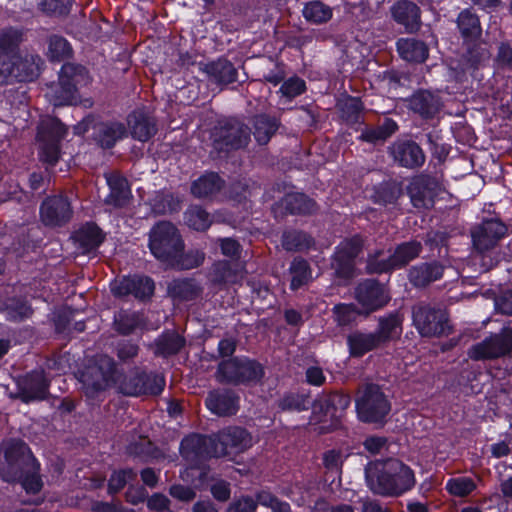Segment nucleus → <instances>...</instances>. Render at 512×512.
<instances>
[{"instance_id": "nucleus-1", "label": "nucleus", "mask_w": 512, "mask_h": 512, "mask_svg": "<svg viewBox=\"0 0 512 512\" xmlns=\"http://www.w3.org/2000/svg\"><path fill=\"white\" fill-rule=\"evenodd\" d=\"M365 473L369 489L382 496H399L415 485L412 469L397 459L371 462Z\"/></svg>"}, {"instance_id": "nucleus-2", "label": "nucleus", "mask_w": 512, "mask_h": 512, "mask_svg": "<svg viewBox=\"0 0 512 512\" xmlns=\"http://www.w3.org/2000/svg\"><path fill=\"white\" fill-rule=\"evenodd\" d=\"M151 253L163 263L171 265L178 254L183 251L184 244L177 228L170 222H159L149 233Z\"/></svg>"}, {"instance_id": "nucleus-3", "label": "nucleus", "mask_w": 512, "mask_h": 512, "mask_svg": "<svg viewBox=\"0 0 512 512\" xmlns=\"http://www.w3.org/2000/svg\"><path fill=\"white\" fill-rule=\"evenodd\" d=\"M41 59L38 55L21 50L11 56L8 61L0 63V84H7L12 79L32 81L39 74Z\"/></svg>"}, {"instance_id": "nucleus-4", "label": "nucleus", "mask_w": 512, "mask_h": 512, "mask_svg": "<svg viewBox=\"0 0 512 512\" xmlns=\"http://www.w3.org/2000/svg\"><path fill=\"white\" fill-rule=\"evenodd\" d=\"M116 375L113 359L107 355H100L82 372L81 382L86 394L92 397L95 393L114 386Z\"/></svg>"}, {"instance_id": "nucleus-5", "label": "nucleus", "mask_w": 512, "mask_h": 512, "mask_svg": "<svg viewBox=\"0 0 512 512\" xmlns=\"http://www.w3.org/2000/svg\"><path fill=\"white\" fill-rule=\"evenodd\" d=\"M356 409L361 421L381 422L390 411V404L379 386L370 384L359 391Z\"/></svg>"}, {"instance_id": "nucleus-6", "label": "nucleus", "mask_w": 512, "mask_h": 512, "mask_svg": "<svg viewBox=\"0 0 512 512\" xmlns=\"http://www.w3.org/2000/svg\"><path fill=\"white\" fill-rule=\"evenodd\" d=\"M249 140L250 131L248 127L236 119L221 122L212 134L213 148L218 153L243 148Z\"/></svg>"}, {"instance_id": "nucleus-7", "label": "nucleus", "mask_w": 512, "mask_h": 512, "mask_svg": "<svg viewBox=\"0 0 512 512\" xmlns=\"http://www.w3.org/2000/svg\"><path fill=\"white\" fill-rule=\"evenodd\" d=\"M214 457L239 454L252 446V436L243 428L229 427L211 437Z\"/></svg>"}, {"instance_id": "nucleus-8", "label": "nucleus", "mask_w": 512, "mask_h": 512, "mask_svg": "<svg viewBox=\"0 0 512 512\" xmlns=\"http://www.w3.org/2000/svg\"><path fill=\"white\" fill-rule=\"evenodd\" d=\"M512 352V329L503 328L479 343L471 346L468 356L475 361L493 360L505 357Z\"/></svg>"}, {"instance_id": "nucleus-9", "label": "nucleus", "mask_w": 512, "mask_h": 512, "mask_svg": "<svg viewBox=\"0 0 512 512\" xmlns=\"http://www.w3.org/2000/svg\"><path fill=\"white\" fill-rule=\"evenodd\" d=\"M262 366L249 359L233 358L219 364L217 379L227 383H245L259 380L263 376Z\"/></svg>"}, {"instance_id": "nucleus-10", "label": "nucleus", "mask_w": 512, "mask_h": 512, "mask_svg": "<svg viewBox=\"0 0 512 512\" xmlns=\"http://www.w3.org/2000/svg\"><path fill=\"white\" fill-rule=\"evenodd\" d=\"M114 386L128 396L158 395L164 389L165 380L159 374L133 373L123 378L117 373Z\"/></svg>"}, {"instance_id": "nucleus-11", "label": "nucleus", "mask_w": 512, "mask_h": 512, "mask_svg": "<svg viewBox=\"0 0 512 512\" xmlns=\"http://www.w3.org/2000/svg\"><path fill=\"white\" fill-rule=\"evenodd\" d=\"M422 246L420 242L411 241L400 244L388 258L378 260L381 251L371 255L368 259L367 269L370 273H383L392 269L401 268L419 256Z\"/></svg>"}, {"instance_id": "nucleus-12", "label": "nucleus", "mask_w": 512, "mask_h": 512, "mask_svg": "<svg viewBox=\"0 0 512 512\" xmlns=\"http://www.w3.org/2000/svg\"><path fill=\"white\" fill-rule=\"evenodd\" d=\"M66 129L57 119H47L42 121L38 140L40 143V159L50 165L56 164L59 159V142L65 136Z\"/></svg>"}, {"instance_id": "nucleus-13", "label": "nucleus", "mask_w": 512, "mask_h": 512, "mask_svg": "<svg viewBox=\"0 0 512 512\" xmlns=\"http://www.w3.org/2000/svg\"><path fill=\"white\" fill-rule=\"evenodd\" d=\"M82 66L67 63L61 68L59 83L51 87L48 96L54 106L72 104L75 100L77 77L84 73Z\"/></svg>"}, {"instance_id": "nucleus-14", "label": "nucleus", "mask_w": 512, "mask_h": 512, "mask_svg": "<svg viewBox=\"0 0 512 512\" xmlns=\"http://www.w3.org/2000/svg\"><path fill=\"white\" fill-rule=\"evenodd\" d=\"M92 129L94 140L103 148H111L117 141L126 136V128L120 122H95L93 118L84 119L76 126L77 133H85Z\"/></svg>"}, {"instance_id": "nucleus-15", "label": "nucleus", "mask_w": 512, "mask_h": 512, "mask_svg": "<svg viewBox=\"0 0 512 512\" xmlns=\"http://www.w3.org/2000/svg\"><path fill=\"white\" fill-rule=\"evenodd\" d=\"M210 440L211 437L207 438L201 435H190L182 440L180 452L190 466L182 474L183 480L189 481L193 477V474L190 475V471H194L196 466L207 457L213 456Z\"/></svg>"}, {"instance_id": "nucleus-16", "label": "nucleus", "mask_w": 512, "mask_h": 512, "mask_svg": "<svg viewBox=\"0 0 512 512\" xmlns=\"http://www.w3.org/2000/svg\"><path fill=\"white\" fill-rule=\"evenodd\" d=\"M413 321L422 336H440L449 330L447 315L442 309L419 306L413 311Z\"/></svg>"}, {"instance_id": "nucleus-17", "label": "nucleus", "mask_w": 512, "mask_h": 512, "mask_svg": "<svg viewBox=\"0 0 512 512\" xmlns=\"http://www.w3.org/2000/svg\"><path fill=\"white\" fill-rule=\"evenodd\" d=\"M355 298L365 314L382 308L390 300L386 288L374 280L360 283L356 288Z\"/></svg>"}, {"instance_id": "nucleus-18", "label": "nucleus", "mask_w": 512, "mask_h": 512, "mask_svg": "<svg viewBox=\"0 0 512 512\" xmlns=\"http://www.w3.org/2000/svg\"><path fill=\"white\" fill-rule=\"evenodd\" d=\"M506 230V226L498 220L492 219L482 222L471 232L474 248L479 253L494 248L506 234Z\"/></svg>"}, {"instance_id": "nucleus-19", "label": "nucleus", "mask_w": 512, "mask_h": 512, "mask_svg": "<svg viewBox=\"0 0 512 512\" xmlns=\"http://www.w3.org/2000/svg\"><path fill=\"white\" fill-rule=\"evenodd\" d=\"M389 153L394 162L405 168L420 167L425 161L422 149L413 141H396L389 147Z\"/></svg>"}, {"instance_id": "nucleus-20", "label": "nucleus", "mask_w": 512, "mask_h": 512, "mask_svg": "<svg viewBox=\"0 0 512 512\" xmlns=\"http://www.w3.org/2000/svg\"><path fill=\"white\" fill-rule=\"evenodd\" d=\"M362 248V240L354 236L342 241L334 255V267L336 272L343 277H351L353 267L351 261L359 254Z\"/></svg>"}, {"instance_id": "nucleus-21", "label": "nucleus", "mask_w": 512, "mask_h": 512, "mask_svg": "<svg viewBox=\"0 0 512 512\" xmlns=\"http://www.w3.org/2000/svg\"><path fill=\"white\" fill-rule=\"evenodd\" d=\"M40 213L45 225L60 226L71 218L72 210L65 197L55 196L43 202Z\"/></svg>"}, {"instance_id": "nucleus-22", "label": "nucleus", "mask_w": 512, "mask_h": 512, "mask_svg": "<svg viewBox=\"0 0 512 512\" xmlns=\"http://www.w3.org/2000/svg\"><path fill=\"white\" fill-rule=\"evenodd\" d=\"M198 68L202 71L208 82L222 88L237 79V70L231 62L226 59H218L209 63H199Z\"/></svg>"}, {"instance_id": "nucleus-23", "label": "nucleus", "mask_w": 512, "mask_h": 512, "mask_svg": "<svg viewBox=\"0 0 512 512\" xmlns=\"http://www.w3.org/2000/svg\"><path fill=\"white\" fill-rule=\"evenodd\" d=\"M111 291L116 296L134 295L136 298L149 297L154 292V282L144 276L125 277L115 281Z\"/></svg>"}, {"instance_id": "nucleus-24", "label": "nucleus", "mask_w": 512, "mask_h": 512, "mask_svg": "<svg viewBox=\"0 0 512 512\" xmlns=\"http://www.w3.org/2000/svg\"><path fill=\"white\" fill-rule=\"evenodd\" d=\"M436 187V181L428 176L421 175L414 178L408 187L413 206L426 209L432 207Z\"/></svg>"}, {"instance_id": "nucleus-25", "label": "nucleus", "mask_w": 512, "mask_h": 512, "mask_svg": "<svg viewBox=\"0 0 512 512\" xmlns=\"http://www.w3.org/2000/svg\"><path fill=\"white\" fill-rule=\"evenodd\" d=\"M392 18L404 26L407 32H416L421 25L419 7L408 0L396 2L391 8Z\"/></svg>"}, {"instance_id": "nucleus-26", "label": "nucleus", "mask_w": 512, "mask_h": 512, "mask_svg": "<svg viewBox=\"0 0 512 512\" xmlns=\"http://www.w3.org/2000/svg\"><path fill=\"white\" fill-rule=\"evenodd\" d=\"M127 122L132 137L138 141L149 140L157 131L154 118L140 110L132 112Z\"/></svg>"}, {"instance_id": "nucleus-27", "label": "nucleus", "mask_w": 512, "mask_h": 512, "mask_svg": "<svg viewBox=\"0 0 512 512\" xmlns=\"http://www.w3.org/2000/svg\"><path fill=\"white\" fill-rule=\"evenodd\" d=\"M206 406L218 416L233 415L238 410V398L230 391H214L206 398Z\"/></svg>"}, {"instance_id": "nucleus-28", "label": "nucleus", "mask_w": 512, "mask_h": 512, "mask_svg": "<svg viewBox=\"0 0 512 512\" xmlns=\"http://www.w3.org/2000/svg\"><path fill=\"white\" fill-rule=\"evenodd\" d=\"M402 333V319L397 314L380 317L378 328L373 332L380 346L400 337Z\"/></svg>"}, {"instance_id": "nucleus-29", "label": "nucleus", "mask_w": 512, "mask_h": 512, "mask_svg": "<svg viewBox=\"0 0 512 512\" xmlns=\"http://www.w3.org/2000/svg\"><path fill=\"white\" fill-rule=\"evenodd\" d=\"M168 294L174 301H191L202 293L201 286L194 279H175L168 284Z\"/></svg>"}, {"instance_id": "nucleus-30", "label": "nucleus", "mask_w": 512, "mask_h": 512, "mask_svg": "<svg viewBox=\"0 0 512 512\" xmlns=\"http://www.w3.org/2000/svg\"><path fill=\"white\" fill-rule=\"evenodd\" d=\"M106 181L110 188L106 202L115 207L124 206L131 196L127 180L117 173H110L106 176Z\"/></svg>"}, {"instance_id": "nucleus-31", "label": "nucleus", "mask_w": 512, "mask_h": 512, "mask_svg": "<svg viewBox=\"0 0 512 512\" xmlns=\"http://www.w3.org/2000/svg\"><path fill=\"white\" fill-rule=\"evenodd\" d=\"M210 277L215 284H233L243 278V267L239 264L220 261L213 265Z\"/></svg>"}, {"instance_id": "nucleus-32", "label": "nucleus", "mask_w": 512, "mask_h": 512, "mask_svg": "<svg viewBox=\"0 0 512 512\" xmlns=\"http://www.w3.org/2000/svg\"><path fill=\"white\" fill-rule=\"evenodd\" d=\"M75 244L81 253H89L101 244L103 240L100 229L94 224H86L75 232Z\"/></svg>"}, {"instance_id": "nucleus-33", "label": "nucleus", "mask_w": 512, "mask_h": 512, "mask_svg": "<svg viewBox=\"0 0 512 512\" xmlns=\"http://www.w3.org/2000/svg\"><path fill=\"white\" fill-rule=\"evenodd\" d=\"M441 103L437 96L428 91L414 94L410 100L411 109L423 117H433L440 109Z\"/></svg>"}, {"instance_id": "nucleus-34", "label": "nucleus", "mask_w": 512, "mask_h": 512, "mask_svg": "<svg viewBox=\"0 0 512 512\" xmlns=\"http://www.w3.org/2000/svg\"><path fill=\"white\" fill-rule=\"evenodd\" d=\"M350 354L354 357H361L364 354L380 348V344L373 332L365 333L356 331L348 336Z\"/></svg>"}, {"instance_id": "nucleus-35", "label": "nucleus", "mask_w": 512, "mask_h": 512, "mask_svg": "<svg viewBox=\"0 0 512 512\" xmlns=\"http://www.w3.org/2000/svg\"><path fill=\"white\" fill-rule=\"evenodd\" d=\"M400 56L410 62H423L428 57V47L416 39H400L397 41Z\"/></svg>"}, {"instance_id": "nucleus-36", "label": "nucleus", "mask_w": 512, "mask_h": 512, "mask_svg": "<svg viewBox=\"0 0 512 512\" xmlns=\"http://www.w3.org/2000/svg\"><path fill=\"white\" fill-rule=\"evenodd\" d=\"M443 274L438 264H421L410 269L409 279L414 286L423 287L439 279Z\"/></svg>"}, {"instance_id": "nucleus-37", "label": "nucleus", "mask_w": 512, "mask_h": 512, "mask_svg": "<svg viewBox=\"0 0 512 512\" xmlns=\"http://www.w3.org/2000/svg\"><path fill=\"white\" fill-rule=\"evenodd\" d=\"M47 381L43 372H33L24 381L22 395L25 401L43 399L47 393Z\"/></svg>"}, {"instance_id": "nucleus-38", "label": "nucleus", "mask_w": 512, "mask_h": 512, "mask_svg": "<svg viewBox=\"0 0 512 512\" xmlns=\"http://www.w3.org/2000/svg\"><path fill=\"white\" fill-rule=\"evenodd\" d=\"M223 181L216 173H207L191 185V193L197 198L211 196L221 190Z\"/></svg>"}, {"instance_id": "nucleus-39", "label": "nucleus", "mask_w": 512, "mask_h": 512, "mask_svg": "<svg viewBox=\"0 0 512 512\" xmlns=\"http://www.w3.org/2000/svg\"><path fill=\"white\" fill-rule=\"evenodd\" d=\"M22 41L23 34L18 29L8 28L0 31V63L15 55Z\"/></svg>"}, {"instance_id": "nucleus-40", "label": "nucleus", "mask_w": 512, "mask_h": 512, "mask_svg": "<svg viewBox=\"0 0 512 512\" xmlns=\"http://www.w3.org/2000/svg\"><path fill=\"white\" fill-rule=\"evenodd\" d=\"M457 25L461 35L466 40H475L481 35L482 29L479 18L469 9H465L459 14Z\"/></svg>"}, {"instance_id": "nucleus-41", "label": "nucleus", "mask_w": 512, "mask_h": 512, "mask_svg": "<svg viewBox=\"0 0 512 512\" xmlns=\"http://www.w3.org/2000/svg\"><path fill=\"white\" fill-rule=\"evenodd\" d=\"M282 206L290 213L306 214L315 210V202L302 193L287 194L281 201Z\"/></svg>"}, {"instance_id": "nucleus-42", "label": "nucleus", "mask_w": 512, "mask_h": 512, "mask_svg": "<svg viewBox=\"0 0 512 512\" xmlns=\"http://www.w3.org/2000/svg\"><path fill=\"white\" fill-rule=\"evenodd\" d=\"M184 345V339L175 332H167L161 335L155 343V354L169 356L176 354Z\"/></svg>"}, {"instance_id": "nucleus-43", "label": "nucleus", "mask_w": 512, "mask_h": 512, "mask_svg": "<svg viewBox=\"0 0 512 512\" xmlns=\"http://www.w3.org/2000/svg\"><path fill=\"white\" fill-rule=\"evenodd\" d=\"M277 129L278 122L275 118L259 115L254 119V137L261 145L267 144Z\"/></svg>"}, {"instance_id": "nucleus-44", "label": "nucleus", "mask_w": 512, "mask_h": 512, "mask_svg": "<svg viewBox=\"0 0 512 512\" xmlns=\"http://www.w3.org/2000/svg\"><path fill=\"white\" fill-rule=\"evenodd\" d=\"M398 126L396 122L391 119H386L381 125L376 127L366 128L362 133L360 138L363 141L376 143L379 141H385L392 134H394L397 130Z\"/></svg>"}, {"instance_id": "nucleus-45", "label": "nucleus", "mask_w": 512, "mask_h": 512, "mask_svg": "<svg viewBox=\"0 0 512 512\" xmlns=\"http://www.w3.org/2000/svg\"><path fill=\"white\" fill-rule=\"evenodd\" d=\"M0 310L10 320L17 321L28 317L31 313L30 307L22 300L9 298L1 302Z\"/></svg>"}, {"instance_id": "nucleus-46", "label": "nucleus", "mask_w": 512, "mask_h": 512, "mask_svg": "<svg viewBox=\"0 0 512 512\" xmlns=\"http://www.w3.org/2000/svg\"><path fill=\"white\" fill-rule=\"evenodd\" d=\"M303 15L308 21L320 24L331 19L332 10L322 2L313 1L304 7Z\"/></svg>"}, {"instance_id": "nucleus-47", "label": "nucleus", "mask_w": 512, "mask_h": 512, "mask_svg": "<svg viewBox=\"0 0 512 512\" xmlns=\"http://www.w3.org/2000/svg\"><path fill=\"white\" fill-rule=\"evenodd\" d=\"M185 219L187 225L197 231L208 229L212 223L209 214L199 206L190 207L185 213Z\"/></svg>"}, {"instance_id": "nucleus-48", "label": "nucleus", "mask_w": 512, "mask_h": 512, "mask_svg": "<svg viewBox=\"0 0 512 512\" xmlns=\"http://www.w3.org/2000/svg\"><path fill=\"white\" fill-rule=\"evenodd\" d=\"M313 244V240L301 231H290L283 234L282 245L288 251L304 250Z\"/></svg>"}, {"instance_id": "nucleus-49", "label": "nucleus", "mask_w": 512, "mask_h": 512, "mask_svg": "<svg viewBox=\"0 0 512 512\" xmlns=\"http://www.w3.org/2000/svg\"><path fill=\"white\" fill-rule=\"evenodd\" d=\"M292 274L291 288L296 290L311 279V272L308 263L303 259H295L290 267Z\"/></svg>"}, {"instance_id": "nucleus-50", "label": "nucleus", "mask_w": 512, "mask_h": 512, "mask_svg": "<svg viewBox=\"0 0 512 512\" xmlns=\"http://www.w3.org/2000/svg\"><path fill=\"white\" fill-rule=\"evenodd\" d=\"M72 49L67 40L61 36L53 35L48 40V56L51 60H63L70 57Z\"/></svg>"}, {"instance_id": "nucleus-51", "label": "nucleus", "mask_w": 512, "mask_h": 512, "mask_svg": "<svg viewBox=\"0 0 512 512\" xmlns=\"http://www.w3.org/2000/svg\"><path fill=\"white\" fill-rule=\"evenodd\" d=\"M205 259V253L198 249H193L187 253L178 254L175 262H172L170 266L177 267L179 269H192L200 266Z\"/></svg>"}, {"instance_id": "nucleus-52", "label": "nucleus", "mask_w": 512, "mask_h": 512, "mask_svg": "<svg viewBox=\"0 0 512 512\" xmlns=\"http://www.w3.org/2000/svg\"><path fill=\"white\" fill-rule=\"evenodd\" d=\"M311 405V400L303 394H289L284 396L279 403L282 410L286 411H303L307 410Z\"/></svg>"}, {"instance_id": "nucleus-53", "label": "nucleus", "mask_w": 512, "mask_h": 512, "mask_svg": "<svg viewBox=\"0 0 512 512\" xmlns=\"http://www.w3.org/2000/svg\"><path fill=\"white\" fill-rule=\"evenodd\" d=\"M476 485L472 479L459 477L448 481L446 488L454 496L464 497L470 494Z\"/></svg>"}, {"instance_id": "nucleus-54", "label": "nucleus", "mask_w": 512, "mask_h": 512, "mask_svg": "<svg viewBox=\"0 0 512 512\" xmlns=\"http://www.w3.org/2000/svg\"><path fill=\"white\" fill-rule=\"evenodd\" d=\"M139 324V316L135 313H119L115 317L116 330L122 334H129Z\"/></svg>"}, {"instance_id": "nucleus-55", "label": "nucleus", "mask_w": 512, "mask_h": 512, "mask_svg": "<svg viewBox=\"0 0 512 512\" xmlns=\"http://www.w3.org/2000/svg\"><path fill=\"white\" fill-rule=\"evenodd\" d=\"M136 477V473L132 469L121 470L114 472L108 483V490L110 493L120 491L132 479Z\"/></svg>"}, {"instance_id": "nucleus-56", "label": "nucleus", "mask_w": 512, "mask_h": 512, "mask_svg": "<svg viewBox=\"0 0 512 512\" xmlns=\"http://www.w3.org/2000/svg\"><path fill=\"white\" fill-rule=\"evenodd\" d=\"M305 91V82L298 78L293 77L285 81L280 87L279 93L287 100H291Z\"/></svg>"}, {"instance_id": "nucleus-57", "label": "nucleus", "mask_w": 512, "mask_h": 512, "mask_svg": "<svg viewBox=\"0 0 512 512\" xmlns=\"http://www.w3.org/2000/svg\"><path fill=\"white\" fill-rule=\"evenodd\" d=\"M335 319L339 325H348L355 320L357 314L356 307L353 304H339L333 309Z\"/></svg>"}, {"instance_id": "nucleus-58", "label": "nucleus", "mask_w": 512, "mask_h": 512, "mask_svg": "<svg viewBox=\"0 0 512 512\" xmlns=\"http://www.w3.org/2000/svg\"><path fill=\"white\" fill-rule=\"evenodd\" d=\"M257 501L260 505L269 507L273 512H289L290 505L286 502H281L268 492H261L257 495Z\"/></svg>"}, {"instance_id": "nucleus-59", "label": "nucleus", "mask_w": 512, "mask_h": 512, "mask_svg": "<svg viewBox=\"0 0 512 512\" xmlns=\"http://www.w3.org/2000/svg\"><path fill=\"white\" fill-rule=\"evenodd\" d=\"M256 507L257 503L251 497H241L230 504L227 512H254Z\"/></svg>"}, {"instance_id": "nucleus-60", "label": "nucleus", "mask_w": 512, "mask_h": 512, "mask_svg": "<svg viewBox=\"0 0 512 512\" xmlns=\"http://www.w3.org/2000/svg\"><path fill=\"white\" fill-rule=\"evenodd\" d=\"M341 110L347 118H356L362 109L361 102L358 98H347L340 103Z\"/></svg>"}, {"instance_id": "nucleus-61", "label": "nucleus", "mask_w": 512, "mask_h": 512, "mask_svg": "<svg viewBox=\"0 0 512 512\" xmlns=\"http://www.w3.org/2000/svg\"><path fill=\"white\" fill-rule=\"evenodd\" d=\"M43 9L50 13L65 14L71 5V0H44Z\"/></svg>"}, {"instance_id": "nucleus-62", "label": "nucleus", "mask_w": 512, "mask_h": 512, "mask_svg": "<svg viewBox=\"0 0 512 512\" xmlns=\"http://www.w3.org/2000/svg\"><path fill=\"white\" fill-rule=\"evenodd\" d=\"M350 404V399L346 396L342 395H333L324 401H320L313 405V411L316 412L317 408L327 407V412L329 411L330 406L339 405L342 409L346 408Z\"/></svg>"}, {"instance_id": "nucleus-63", "label": "nucleus", "mask_w": 512, "mask_h": 512, "mask_svg": "<svg viewBox=\"0 0 512 512\" xmlns=\"http://www.w3.org/2000/svg\"><path fill=\"white\" fill-rule=\"evenodd\" d=\"M220 241L221 252L223 255L236 258L240 254V244L232 238H222Z\"/></svg>"}, {"instance_id": "nucleus-64", "label": "nucleus", "mask_w": 512, "mask_h": 512, "mask_svg": "<svg viewBox=\"0 0 512 512\" xmlns=\"http://www.w3.org/2000/svg\"><path fill=\"white\" fill-rule=\"evenodd\" d=\"M364 446L370 453L379 454L387 447V439L379 436H371L364 441Z\"/></svg>"}]
</instances>
